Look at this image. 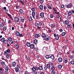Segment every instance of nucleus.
<instances>
[{"label":"nucleus","instance_id":"obj_1","mask_svg":"<svg viewBox=\"0 0 74 74\" xmlns=\"http://www.w3.org/2000/svg\"><path fill=\"white\" fill-rule=\"evenodd\" d=\"M42 23L41 22H35V26H42Z\"/></svg>","mask_w":74,"mask_h":74},{"label":"nucleus","instance_id":"obj_2","mask_svg":"<svg viewBox=\"0 0 74 74\" xmlns=\"http://www.w3.org/2000/svg\"><path fill=\"white\" fill-rule=\"evenodd\" d=\"M1 42H3L5 44H7L8 43V40H5L4 38H3L1 39Z\"/></svg>","mask_w":74,"mask_h":74},{"label":"nucleus","instance_id":"obj_3","mask_svg":"<svg viewBox=\"0 0 74 74\" xmlns=\"http://www.w3.org/2000/svg\"><path fill=\"white\" fill-rule=\"evenodd\" d=\"M4 55H6V59H8L10 58V54H9V53H8L6 52H5L4 53Z\"/></svg>","mask_w":74,"mask_h":74},{"label":"nucleus","instance_id":"obj_4","mask_svg":"<svg viewBox=\"0 0 74 74\" xmlns=\"http://www.w3.org/2000/svg\"><path fill=\"white\" fill-rule=\"evenodd\" d=\"M54 36L55 37V38L57 40H58L59 38V36L58 34H54Z\"/></svg>","mask_w":74,"mask_h":74},{"label":"nucleus","instance_id":"obj_5","mask_svg":"<svg viewBox=\"0 0 74 74\" xmlns=\"http://www.w3.org/2000/svg\"><path fill=\"white\" fill-rule=\"evenodd\" d=\"M14 20L16 22H18L19 21V18L17 17H14Z\"/></svg>","mask_w":74,"mask_h":74},{"label":"nucleus","instance_id":"obj_6","mask_svg":"<svg viewBox=\"0 0 74 74\" xmlns=\"http://www.w3.org/2000/svg\"><path fill=\"white\" fill-rule=\"evenodd\" d=\"M36 15V13L35 12L33 11L32 12V16L34 19H35V16Z\"/></svg>","mask_w":74,"mask_h":74},{"label":"nucleus","instance_id":"obj_7","mask_svg":"<svg viewBox=\"0 0 74 74\" xmlns=\"http://www.w3.org/2000/svg\"><path fill=\"white\" fill-rule=\"evenodd\" d=\"M73 6V4L71 3H69L68 5H66V7L68 8H69Z\"/></svg>","mask_w":74,"mask_h":74},{"label":"nucleus","instance_id":"obj_8","mask_svg":"<svg viewBox=\"0 0 74 74\" xmlns=\"http://www.w3.org/2000/svg\"><path fill=\"white\" fill-rule=\"evenodd\" d=\"M63 61V59L61 58L60 57L58 59V62H62Z\"/></svg>","mask_w":74,"mask_h":74},{"label":"nucleus","instance_id":"obj_9","mask_svg":"<svg viewBox=\"0 0 74 74\" xmlns=\"http://www.w3.org/2000/svg\"><path fill=\"white\" fill-rule=\"evenodd\" d=\"M44 13L43 12H42L40 13V16L41 18H44Z\"/></svg>","mask_w":74,"mask_h":74},{"label":"nucleus","instance_id":"obj_10","mask_svg":"<svg viewBox=\"0 0 74 74\" xmlns=\"http://www.w3.org/2000/svg\"><path fill=\"white\" fill-rule=\"evenodd\" d=\"M12 65L13 67H15V66H16V62H12Z\"/></svg>","mask_w":74,"mask_h":74},{"label":"nucleus","instance_id":"obj_11","mask_svg":"<svg viewBox=\"0 0 74 74\" xmlns=\"http://www.w3.org/2000/svg\"><path fill=\"white\" fill-rule=\"evenodd\" d=\"M30 48H31V49H33L34 47V45L33 44H32L30 45Z\"/></svg>","mask_w":74,"mask_h":74},{"label":"nucleus","instance_id":"obj_12","mask_svg":"<svg viewBox=\"0 0 74 74\" xmlns=\"http://www.w3.org/2000/svg\"><path fill=\"white\" fill-rule=\"evenodd\" d=\"M0 73L1 74H4V72L3 70V69L2 68H0Z\"/></svg>","mask_w":74,"mask_h":74},{"label":"nucleus","instance_id":"obj_13","mask_svg":"<svg viewBox=\"0 0 74 74\" xmlns=\"http://www.w3.org/2000/svg\"><path fill=\"white\" fill-rule=\"evenodd\" d=\"M19 12H20V14H21V15H22L23 14V10L22 9H21L19 10Z\"/></svg>","mask_w":74,"mask_h":74},{"label":"nucleus","instance_id":"obj_14","mask_svg":"<svg viewBox=\"0 0 74 74\" xmlns=\"http://www.w3.org/2000/svg\"><path fill=\"white\" fill-rule=\"evenodd\" d=\"M26 44L27 46V47H30V45H31L30 42H27Z\"/></svg>","mask_w":74,"mask_h":74},{"label":"nucleus","instance_id":"obj_15","mask_svg":"<svg viewBox=\"0 0 74 74\" xmlns=\"http://www.w3.org/2000/svg\"><path fill=\"white\" fill-rule=\"evenodd\" d=\"M42 37L43 38H45L46 37H47V35L44 33L42 34Z\"/></svg>","mask_w":74,"mask_h":74},{"label":"nucleus","instance_id":"obj_16","mask_svg":"<svg viewBox=\"0 0 74 74\" xmlns=\"http://www.w3.org/2000/svg\"><path fill=\"white\" fill-rule=\"evenodd\" d=\"M39 70H43V68L42 67V66H39L38 67Z\"/></svg>","mask_w":74,"mask_h":74},{"label":"nucleus","instance_id":"obj_17","mask_svg":"<svg viewBox=\"0 0 74 74\" xmlns=\"http://www.w3.org/2000/svg\"><path fill=\"white\" fill-rule=\"evenodd\" d=\"M51 57V56L48 55H47L46 56V58L47 59H49Z\"/></svg>","mask_w":74,"mask_h":74},{"label":"nucleus","instance_id":"obj_18","mask_svg":"<svg viewBox=\"0 0 74 74\" xmlns=\"http://www.w3.org/2000/svg\"><path fill=\"white\" fill-rule=\"evenodd\" d=\"M51 27L53 29H54V28L55 27V25L54 24H51Z\"/></svg>","mask_w":74,"mask_h":74},{"label":"nucleus","instance_id":"obj_19","mask_svg":"<svg viewBox=\"0 0 74 74\" xmlns=\"http://www.w3.org/2000/svg\"><path fill=\"white\" fill-rule=\"evenodd\" d=\"M65 23L66 25H68L69 24V21L68 20H66L65 21Z\"/></svg>","mask_w":74,"mask_h":74},{"label":"nucleus","instance_id":"obj_20","mask_svg":"<svg viewBox=\"0 0 74 74\" xmlns=\"http://www.w3.org/2000/svg\"><path fill=\"white\" fill-rule=\"evenodd\" d=\"M15 46L16 49H19V45H18V44H16L15 45Z\"/></svg>","mask_w":74,"mask_h":74},{"label":"nucleus","instance_id":"obj_21","mask_svg":"<svg viewBox=\"0 0 74 74\" xmlns=\"http://www.w3.org/2000/svg\"><path fill=\"white\" fill-rule=\"evenodd\" d=\"M39 8L41 10H43V5H40Z\"/></svg>","mask_w":74,"mask_h":74},{"label":"nucleus","instance_id":"obj_22","mask_svg":"<svg viewBox=\"0 0 74 74\" xmlns=\"http://www.w3.org/2000/svg\"><path fill=\"white\" fill-rule=\"evenodd\" d=\"M0 26L1 27H2L4 26V24L2 22H0Z\"/></svg>","mask_w":74,"mask_h":74},{"label":"nucleus","instance_id":"obj_23","mask_svg":"<svg viewBox=\"0 0 74 74\" xmlns=\"http://www.w3.org/2000/svg\"><path fill=\"white\" fill-rule=\"evenodd\" d=\"M47 67L48 68V69H50L51 67V65H50V64H47Z\"/></svg>","mask_w":74,"mask_h":74},{"label":"nucleus","instance_id":"obj_24","mask_svg":"<svg viewBox=\"0 0 74 74\" xmlns=\"http://www.w3.org/2000/svg\"><path fill=\"white\" fill-rule=\"evenodd\" d=\"M55 69V66H52L51 67V70H54Z\"/></svg>","mask_w":74,"mask_h":74},{"label":"nucleus","instance_id":"obj_25","mask_svg":"<svg viewBox=\"0 0 74 74\" xmlns=\"http://www.w3.org/2000/svg\"><path fill=\"white\" fill-rule=\"evenodd\" d=\"M40 36V35L38 34H36L35 35V37H36V38H38Z\"/></svg>","mask_w":74,"mask_h":74},{"label":"nucleus","instance_id":"obj_26","mask_svg":"<svg viewBox=\"0 0 74 74\" xmlns=\"http://www.w3.org/2000/svg\"><path fill=\"white\" fill-rule=\"evenodd\" d=\"M20 34V33L18 31H16V34L17 36H19V34Z\"/></svg>","mask_w":74,"mask_h":74},{"label":"nucleus","instance_id":"obj_27","mask_svg":"<svg viewBox=\"0 0 74 74\" xmlns=\"http://www.w3.org/2000/svg\"><path fill=\"white\" fill-rule=\"evenodd\" d=\"M50 38V36H47V38H45V40L46 41H48L49 40V38Z\"/></svg>","mask_w":74,"mask_h":74},{"label":"nucleus","instance_id":"obj_28","mask_svg":"<svg viewBox=\"0 0 74 74\" xmlns=\"http://www.w3.org/2000/svg\"><path fill=\"white\" fill-rule=\"evenodd\" d=\"M50 58H51L52 60H53V59H54V56L53 55H51V56H50Z\"/></svg>","mask_w":74,"mask_h":74},{"label":"nucleus","instance_id":"obj_29","mask_svg":"<svg viewBox=\"0 0 74 74\" xmlns=\"http://www.w3.org/2000/svg\"><path fill=\"white\" fill-rule=\"evenodd\" d=\"M15 71H16V72H18V71H19V69L18 68L16 67L15 68Z\"/></svg>","mask_w":74,"mask_h":74},{"label":"nucleus","instance_id":"obj_30","mask_svg":"<svg viewBox=\"0 0 74 74\" xmlns=\"http://www.w3.org/2000/svg\"><path fill=\"white\" fill-rule=\"evenodd\" d=\"M62 66H63L62 65H59L58 66V69H62Z\"/></svg>","mask_w":74,"mask_h":74},{"label":"nucleus","instance_id":"obj_31","mask_svg":"<svg viewBox=\"0 0 74 74\" xmlns=\"http://www.w3.org/2000/svg\"><path fill=\"white\" fill-rule=\"evenodd\" d=\"M29 21H30V22L31 21H32V17L30 16L29 17Z\"/></svg>","mask_w":74,"mask_h":74},{"label":"nucleus","instance_id":"obj_32","mask_svg":"<svg viewBox=\"0 0 74 74\" xmlns=\"http://www.w3.org/2000/svg\"><path fill=\"white\" fill-rule=\"evenodd\" d=\"M56 73V72L54 71V70H53L51 71V74H55Z\"/></svg>","mask_w":74,"mask_h":74},{"label":"nucleus","instance_id":"obj_33","mask_svg":"<svg viewBox=\"0 0 74 74\" xmlns=\"http://www.w3.org/2000/svg\"><path fill=\"white\" fill-rule=\"evenodd\" d=\"M71 14H72V13L71 12H69L68 13V15L69 16H71Z\"/></svg>","mask_w":74,"mask_h":74},{"label":"nucleus","instance_id":"obj_34","mask_svg":"<svg viewBox=\"0 0 74 74\" xmlns=\"http://www.w3.org/2000/svg\"><path fill=\"white\" fill-rule=\"evenodd\" d=\"M32 71H36V69L35 67H33L32 68Z\"/></svg>","mask_w":74,"mask_h":74},{"label":"nucleus","instance_id":"obj_35","mask_svg":"<svg viewBox=\"0 0 74 74\" xmlns=\"http://www.w3.org/2000/svg\"><path fill=\"white\" fill-rule=\"evenodd\" d=\"M19 8H20V5H19L16 6V10L18 9H19Z\"/></svg>","mask_w":74,"mask_h":74},{"label":"nucleus","instance_id":"obj_36","mask_svg":"<svg viewBox=\"0 0 74 74\" xmlns=\"http://www.w3.org/2000/svg\"><path fill=\"white\" fill-rule=\"evenodd\" d=\"M20 37H23L24 36L23 35H22V34H19V35L18 36Z\"/></svg>","mask_w":74,"mask_h":74},{"label":"nucleus","instance_id":"obj_37","mask_svg":"<svg viewBox=\"0 0 74 74\" xmlns=\"http://www.w3.org/2000/svg\"><path fill=\"white\" fill-rule=\"evenodd\" d=\"M5 52H6L7 53H10V52H11V50H10V49H8L6 50V51Z\"/></svg>","mask_w":74,"mask_h":74},{"label":"nucleus","instance_id":"obj_38","mask_svg":"<svg viewBox=\"0 0 74 74\" xmlns=\"http://www.w3.org/2000/svg\"><path fill=\"white\" fill-rule=\"evenodd\" d=\"M66 35V32H63L62 34V36H64Z\"/></svg>","mask_w":74,"mask_h":74},{"label":"nucleus","instance_id":"obj_39","mask_svg":"<svg viewBox=\"0 0 74 74\" xmlns=\"http://www.w3.org/2000/svg\"><path fill=\"white\" fill-rule=\"evenodd\" d=\"M71 63L72 65H74V61L72 60L71 61Z\"/></svg>","mask_w":74,"mask_h":74},{"label":"nucleus","instance_id":"obj_40","mask_svg":"<svg viewBox=\"0 0 74 74\" xmlns=\"http://www.w3.org/2000/svg\"><path fill=\"white\" fill-rule=\"evenodd\" d=\"M34 42L35 44H37V42H38V41H37V40L35 39L34 40Z\"/></svg>","mask_w":74,"mask_h":74},{"label":"nucleus","instance_id":"obj_41","mask_svg":"<svg viewBox=\"0 0 74 74\" xmlns=\"http://www.w3.org/2000/svg\"><path fill=\"white\" fill-rule=\"evenodd\" d=\"M1 65H2V66H4V65L5 64V62L3 61L1 62Z\"/></svg>","mask_w":74,"mask_h":74},{"label":"nucleus","instance_id":"obj_42","mask_svg":"<svg viewBox=\"0 0 74 74\" xmlns=\"http://www.w3.org/2000/svg\"><path fill=\"white\" fill-rule=\"evenodd\" d=\"M3 30L4 31L6 30H7V27H3Z\"/></svg>","mask_w":74,"mask_h":74},{"label":"nucleus","instance_id":"obj_43","mask_svg":"<svg viewBox=\"0 0 74 74\" xmlns=\"http://www.w3.org/2000/svg\"><path fill=\"white\" fill-rule=\"evenodd\" d=\"M8 70H9V68H8V67L5 69V71L6 72L8 71Z\"/></svg>","mask_w":74,"mask_h":74},{"label":"nucleus","instance_id":"obj_44","mask_svg":"<svg viewBox=\"0 0 74 74\" xmlns=\"http://www.w3.org/2000/svg\"><path fill=\"white\" fill-rule=\"evenodd\" d=\"M9 41H10V42L11 41H12V39L11 38H9L8 39Z\"/></svg>","mask_w":74,"mask_h":74},{"label":"nucleus","instance_id":"obj_45","mask_svg":"<svg viewBox=\"0 0 74 74\" xmlns=\"http://www.w3.org/2000/svg\"><path fill=\"white\" fill-rule=\"evenodd\" d=\"M47 5V7L48 8H49V9H52V8L51 7V6H50V5L48 4Z\"/></svg>","mask_w":74,"mask_h":74},{"label":"nucleus","instance_id":"obj_46","mask_svg":"<svg viewBox=\"0 0 74 74\" xmlns=\"http://www.w3.org/2000/svg\"><path fill=\"white\" fill-rule=\"evenodd\" d=\"M4 69H7V68H8V66L6 65H5L3 67Z\"/></svg>","mask_w":74,"mask_h":74},{"label":"nucleus","instance_id":"obj_47","mask_svg":"<svg viewBox=\"0 0 74 74\" xmlns=\"http://www.w3.org/2000/svg\"><path fill=\"white\" fill-rule=\"evenodd\" d=\"M1 2L3 3H6V0H2Z\"/></svg>","mask_w":74,"mask_h":74},{"label":"nucleus","instance_id":"obj_48","mask_svg":"<svg viewBox=\"0 0 74 74\" xmlns=\"http://www.w3.org/2000/svg\"><path fill=\"white\" fill-rule=\"evenodd\" d=\"M67 62H68V60H67V59L65 58V63H67Z\"/></svg>","mask_w":74,"mask_h":74},{"label":"nucleus","instance_id":"obj_49","mask_svg":"<svg viewBox=\"0 0 74 74\" xmlns=\"http://www.w3.org/2000/svg\"><path fill=\"white\" fill-rule=\"evenodd\" d=\"M67 27L68 29H71V26H70V25H67Z\"/></svg>","mask_w":74,"mask_h":74},{"label":"nucleus","instance_id":"obj_50","mask_svg":"<svg viewBox=\"0 0 74 74\" xmlns=\"http://www.w3.org/2000/svg\"><path fill=\"white\" fill-rule=\"evenodd\" d=\"M40 2V3H44V0H39Z\"/></svg>","mask_w":74,"mask_h":74},{"label":"nucleus","instance_id":"obj_51","mask_svg":"<svg viewBox=\"0 0 74 74\" xmlns=\"http://www.w3.org/2000/svg\"><path fill=\"white\" fill-rule=\"evenodd\" d=\"M47 69H48V67L47 66H45L44 67L43 69L45 70H47Z\"/></svg>","mask_w":74,"mask_h":74},{"label":"nucleus","instance_id":"obj_52","mask_svg":"<svg viewBox=\"0 0 74 74\" xmlns=\"http://www.w3.org/2000/svg\"><path fill=\"white\" fill-rule=\"evenodd\" d=\"M11 20H8V24H10L11 25Z\"/></svg>","mask_w":74,"mask_h":74},{"label":"nucleus","instance_id":"obj_53","mask_svg":"<svg viewBox=\"0 0 74 74\" xmlns=\"http://www.w3.org/2000/svg\"><path fill=\"white\" fill-rule=\"evenodd\" d=\"M50 17L51 18H53V16L52 14H51Z\"/></svg>","mask_w":74,"mask_h":74},{"label":"nucleus","instance_id":"obj_54","mask_svg":"<svg viewBox=\"0 0 74 74\" xmlns=\"http://www.w3.org/2000/svg\"><path fill=\"white\" fill-rule=\"evenodd\" d=\"M31 10L32 11H35V9L34 8H31Z\"/></svg>","mask_w":74,"mask_h":74},{"label":"nucleus","instance_id":"obj_55","mask_svg":"<svg viewBox=\"0 0 74 74\" xmlns=\"http://www.w3.org/2000/svg\"><path fill=\"white\" fill-rule=\"evenodd\" d=\"M25 74H29V72H27V71H25L24 72Z\"/></svg>","mask_w":74,"mask_h":74},{"label":"nucleus","instance_id":"obj_56","mask_svg":"<svg viewBox=\"0 0 74 74\" xmlns=\"http://www.w3.org/2000/svg\"><path fill=\"white\" fill-rule=\"evenodd\" d=\"M21 21L22 22H24V21H25V19L23 18L21 20Z\"/></svg>","mask_w":74,"mask_h":74},{"label":"nucleus","instance_id":"obj_57","mask_svg":"<svg viewBox=\"0 0 74 74\" xmlns=\"http://www.w3.org/2000/svg\"><path fill=\"white\" fill-rule=\"evenodd\" d=\"M36 27H38L37 29H41V27H39L38 25H37V26H36Z\"/></svg>","mask_w":74,"mask_h":74},{"label":"nucleus","instance_id":"obj_58","mask_svg":"<svg viewBox=\"0 0 74 74\" xmlns=\"http://www.w3.org/2000/svg\"><path fill=\"white\" fill-rule=\"evenodd\" d=\"M38 15L36 14V16L35 17V18H36V19H37V18H38Z\"/></svg>","mask_w":74,"mask_h":74},{"label":"nucleus","instance_id":"obj_59","mask_svg":"<svg viewBox=\"0 0 74 74\" xmlns=\"http://www.w3.org/2000/svg\"><path fill=\"white\" fill-rule=\"evenodd\" d=\"M34 74H37V71H35L34 72Z\"/></svg>","mask_w":74,"mask_h":74},{"label":"nucleus","instance_id":"obj_60","mask_svg":"<svg viewBox=\"0 0 74 74\" xmlns=\"http://www.w3.org/2000/svg\"><path fill=\"white\" fill-rule=\"evenodd\" d=\"M20 2H21V4H22V5H24V3H23V1H22L21 0L20 1Z\"/></svg>","mask_w":74,"mask_h":74},{"label":"nucleus","instance_id":"obj_61","mask_svg":"<svg viewBox=\"0 0 74 74\" xmlns=\"http://www.w3.org/2000/svg\"><path fill=\"white\" fill-rule=\"evenodd\" d=\"M69 58H74V56H73V55H71V56H70Z\"/></svg>","mask_w":74,"mask_h":74},{"label":"nucleus","instance_id":"obj_62","mask_svg":"<svg viewBox=\"0 0 74 74\" xmlns=\"http://www.w3.org/2000/svg\"><path fill=\"white\" fill-rule=\"evenodd\" d=\"M24 26V27H27V25L25 24H24V25H23Z\"/></svg>","mask_w":74,"mask_h":74},{"label":"nucleus","instance_id":"obj_63","mask_svg":"<svg viewBox=\"0 0 74 74\" xmlns=\"http://www.w3.org/2000/svg\"><path fill=\"white\" fill-rule=\"evenodd\" d=\"M59 31H60V32H63V29H60L59 30Z\"/></svg>","mask_w":74,"mask_h":74},{"label":"nucleus","instance_id":"obj_64","mask_svg":"<svg viewBox=\"0 0 74 74\" xmlns=\"http://www.w3.org/2000/svg\"><path fill=\"white\" fill-rule=\"evenodd\" d=\"M56 17L57 18H60V16L59 15H56Z\"/></svg>","mask_w":74,"mask_h":74}]
</instances>
